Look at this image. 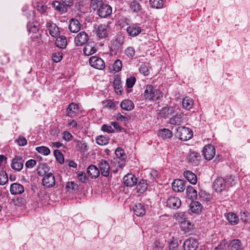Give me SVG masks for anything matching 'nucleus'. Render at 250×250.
<instances>
[{"label": "nucleus", "instance_id": "obj_1", "mask_svg": "<svg viewBox=\"0 0 250 250\" xmlns=\"http://www.w3.org/2000/svg\"><path fill=\"white\" fill-rule=\"evenodd\" d=\"M143 96L147 101H155L158 100L162 94L160 90L151 84H147L145 87Z\"/></svg>", "mask_w": 250, "mask_h": 250}, {"label": "nucleus", "instance_id": "obj_12", "mask_svg": "<svg viewBox=\"0 0 250 250\" xmlns=\"http://www.w3.org/2000/svg\"><path fill=\"white\" fill-rule=\"evenodd\" d=\"M42 185L46 188H51L55 185V177L51 173L45 175L42 180Z\"/></svg>", "mask_w": 250, "mask_h": 250}, {"label": "nucleus", "instance_id": "obj_44", "mask_svg": "<svg viewBox=\"0 0 250 250\" xmlns=\"http://www.w3.org/2000/svg\"><path fill=\"white\" fill-rule=\"evenodd\" d=\"M151 7L157 9L161 8L164 5L163 0H149Z\"/></svg>", "mask_w": 250, "mask_h": 250}, {"label": "nucleus", "instance_id": "obj_42", "mask_svg": "<svg viewBox=\"0 0 250 250\" xmlns=\"http://www.w3.org/2000/svg\"><path fill=\"white\" fill-rule=\"evenodd\" d=\"M182 104L186 109H190L193 105V101L192 99L187 97L183 100Z\"/></svg>", "mask_w": 250, "mask_h": 250}, {"label": "nucleus", "instance_id": "obj_7", "mask_svg": "<svg viewBox=\"0 0 250 250\" xmlns=\"http://www.w3.org/2000/svg\"><path fill=\"white\" fill-rule=\"evenodd\" d=\"M112 8L109 5L103 4L97 10V14L101 18H106L112 13Z\"/></svg>", "mask_w": 250, "mask_h": 250}, {"label": "nucleus", "instance_id": "obj_30", "mask_svg": "<svg viewBox=\"0 0 250 250\" xmlns=\"http://www.w3.org/2000/svg\"><path fill=\"white\" fill-rule=\"evenodd\" d=\"M186 193L187 197L192 201L195 200L197 197V191L190 185L187 187Z\"/></svg>", "mask_w": 250, "mask_h": 250}, {"label": "nucleus", "instance_id": "obj_5", "mask_svg": "<svg viewBox=\"0 0 250 250\" xmlns=\"http://www.w3.org/2000/svg\"><path fill=\"white\" fill-rule=\"evenodd\" d=\"M89 62L91 66L97 69L102 70L105 67L104 61L97 56L91 57L89 59Z\"/></svg>", "mask_w": 250, "mask_h": 250}, {"label": "nucleus", "instance_id": "obj_4", "mask_svg": "<svg viewBox=\"0 0 250 250\" xmlns=\"http://www.w3.org/2000/svg\"><path fill=\"white\" fill-rule=\"evenodd\" d=\"M23 162L22 156H15L11 163V167L16 171H20L23 167Z\"/></svg>", "mask_w": 250, "mask_h": 250}, {"label": "nucleus", "instance_id": "obj_63", "mask_svg": "<svg viewBox=\"0 0 250 250\" xmlns=\"http://www.w3.org/2000/svg\"><path fill=\"white\" fill-rule=\"evenodd\" d=\"M16 141L20 146H24L27 144V140L23 136H20Z\"/></svg>", "mask_w": 250, "mask_h": 250}, {"label": "nucleus", "instance_id": "obj_10", "mask_svg": "<svg viewBox=\"0 0 250 250\" xmlns=\"http://www.w3.org/2000/svg\"><path fill=\"white\" fill-rule=\"evenodd\" d=\"M89 38L88 35L84 31H81L77 34L74 39L77 46H82L87 42Z\"/></svg>", "mask_w": 250, "mask_h": 250}, {"label": "nucleus", "instance_id": "obj_58", "mask_svg": "<svg viewBox=\"0 0 250 250\" xmlns=\"http://www.w3.org/2000/svg\"><path fill=\"white\" fill-rule=\"evenodd\" d=\"M62 58V54L59 52L55 53L52 55V60L55 62H59Z\"/></svg>", "mask_w": 250, "mask_h": 250}, {"label": "nucleus", "instance_id": "obj_53", "mask_svg": "<svg viewBox=\"0 0 250 250\" xmlns=\"http://www.w3.org/2000/svg\"><path fill=\"white\" fill-rule=\"evenodd\" d=\"M136 82V78L134 76H131L126 80V85L128 88H132Z\"/></svg>", "mask_w": 250, "mask_h": 250}, {"label": "nucleus", "instance_id": "obj_60", "mask_svg": "<svg viewBox=\"0 0 250 250\" xmlns=\"http://www.w3.org/2000/svg\"><path fill=\"white\" fill-rule=\"evenodd\" d=\"M140 72L145 76H147L149 74V70L145 64L141 65L139 68Z\"/></svg>", "mask_w": 250, "mask_h": 250}, {"label": "nucleus", "instance_id": "obj_48", "mask_svg": "<svg viewBox=\"0 0 250 250\" xmlns=\"http://www.w3.org/2000/svg\"><path fill=\"white\" fill-rule=\"evenodd\" d=\"M103 2L102 0H91L90 6L94 10H97L103 5Z\"/></svg>", "mask_w": 250, "mask_h": 250}, {"label": "nucleus", "instance_id": "obj_54", "mask_svg": "<svg viewBox=\"0 0 250 250\" xmlns=\"http://www.w3.org/2000/svg\"><path fill=\"white\" fill-rule=\"evenodd\" d=\"M240 217L243 222H247L250 220V214L248 212H241Z\"/></svg>", "mask_w": 250, "mask_h": 250}, {"label": "nucleus", "instance_id": "obj_31", "mask_svg": "<svg viewBox=\"0 0 250 250\" xmlns=\"http://www.w3.org/2000/svg\"><path fill=\"white\" fill-rule=\"evenodd\" d=\"M225 216L231 225H235L238 223L239 218L236 214L230 212L225 214Z\"/></svg>", "mask_w": 250, "mask_h": 250}, {"label": "nucleus", "instance_id": "obj_27", "mask_svg": "<svg viewBox=\"0 0 250 250\" xmlns=\"http://www.w3.org/2000/svg\"><path fill=\"white\" fill-rule=\"evenodd\" d=\"M126 31L129 36L134 37L141 33V29L135 24H132L127 27Z\"/></svg>", "mask_w": 250, "mask_h": 250}, {"label": "nucleus", "instance_id": "obj_17", "mask_svg": "<svg viewBox=\"0 0 250 250\" xmlns=\"http://www.w3.org/2000/svg\"><path fill=\"white\" fill-rule=\"evenodd\" d=\"M186 182L181 179H176L172 184V188L173 190L177 192L183 191L185 188Z\"/></svg>", "mask_w": 250, "mask_h": 250}, {"label": "nucleus", "instance_id": "obj_16", "mask_svg": "<svg viewBox=\"0 0 250 250\" xmlns=\"http://www.w3.org/2000/svg\"><path fill=\"white\" fill-rule=\"evenodd\" d=\"M99 167L103 176L107 177L109 175L110 166L106 160L102 159L99 164Z\"/></svg>", "mask_w": 250, "mask_h": 250}, {"label": "nucleus", "instance_id": "obj_32", "mask_svg": "<svg viewBox=\"0 0 250 250\" xmlns=\"http://www.w3.org/2000/svg\"><path fill=\"white\" fill-rule=\"evenodd\" d=\"M136 185L137 186L136 189L138 193H143L147 189V184L146 180H140Z\"/></svg>", "mask_w": 250, "mask_h": 250}, {"label": "nucleus", "instance_id": "obj_33", "mask_svg": "<svg viewBox=\"0 0 250 250\" xmlns=\"http://www.w3.org/2000/svg\"><path fill=\"white\" fill-rule=\"evenodd\" d=\"M241 242L239 239L232 240L229 244V250H242Z\"/></svg>", "mask_w": 250, "mask_h": 250}, {"label": "nucleus", "instance_id": "obj_49", "mask_svg": "<svg viewBox=\"0 0 250 250\" xmlns=\"http://www.w3.org/2000/svg\"><path fill=\"white\" fill-rule=\"evenodd\" d=\"M7 174L5 171H0V185H4L8 181Z\"/></svg>", "mask_w": 250, "mask_h": 250}, {"label": "nucleus", "instance_id": "obj_45", "mask_svg": "<svg viewBox=\"0 0 250 250\" xmlns=\"http://www.w3.org/2000/svg\"><path fill=\"white\" fill-rule=\"evenodd\" d=\"M130 8L133 12H138L141 9V5L137 0H133L130 4Z\"/></svg>", "mask_w": 250, "mask_h": 250}, {"label": "nucleus", "instance_id": "obj_64", "mask_svg": "<svg viewBox=\"0 0 250 250\" xmlns=\"http://www.w3.org/2000/svg\"><path fill=\"white\" fill-rule=\"evenodd\" d=\"M178 247V244L176 240L171 241L169 244L170 250H177Z\"/></svg>", "mask_w": 250, "mask_h": 250}, {"label": "nucleus", "instance_id": "obj_14", "mask_svg": "<svg viewBox=\"0 0 250 250\" xmlns=\"http://www.w3.org/2000/svg\"><path fill=\"white\" fill-rule=\"evenodd\" d=\"M184 121V114L183 112H176L169 120V123L174 125H180Z\"/></svg>", "mask_w": 250, "mask_h": 250}, {"label": "nucleus", "instance_id": "obj_37", "mask_svg": "<svg viewBox=\"0 0 250 250\" xmlns=\"http://www.w3.org/2000/svg\"><path fill=\"white\" fill-rule=\"evenodd\" d=\"M55 44L56 46L60 48H65L67 44L66 37L63 36H61L58 37L56 40Z\"/></svg>", "mask_w": 250, "mask_h": 250}, {"label": "nucleus", "instance_id": "obj_29", "mask_svg": "<svg viewBox=\"0 0 250 250\" xmlns=\"http://www.w3.org/2000/svg\"><path fill=\"white\" fill-rule=\"evenodd\" d=\"M190 208L192 212L199 214L202 212L203 206L198 201H192L190 205Z\"/></svg>", "mask_w": 250, "mask_h": 250}, {"label": "nucleus", "instance_id": "obj_13", "mask_svg": "<svg viewBox=\"0 0 250 250\" xmlns=\"http://www.w3.org/2000/svg\"><path fill=\"white\" fill-rule=\"evenodd\" d=\"M166 203L167 206L168 208L174 209L178 208L181 205V202L180 199L174 196L169 197L167 199Z\"/></svg>", "mask_w": 250, "mask_h": 250}, {"label": "nucleus", "instance_id": "obj_8", "mask_svg": "<svg viewBox=\"0 0 250 250\" xmlns=\"http://www.w3.org/2000/svg\"><path fill=\"white\" fill-rule=\"evenodd\" d=\"M203 154L205 159L208 160L212 159L215 154L214 147L209 144L206 145L203 148Z\"/></svg>", "mask_w": 250, "mask_h": 250}, {"label": "nucleus", "instance_id": "obj_18", "mask_svg": "<svg viewBox=\"0 0 250 250\" xmlns=\"http://www.w3.org/2000/svg\"><path fill=\"white\" fill-rule=\"evenodd\" d=\"M78 111V105L74 103H71L69 104L66 109V116L73 118L76 115Z\"/></svg>", "mask_w": 250, "mask_h": 250}, {"label": "nucleus", "instance_id": "obj_26", "mask_svg": "<svg viewBox=\"0 0 250 250\" xmlns=\"http://www.w3.org/2000/svg\"><path fill=\"white\" fill-rule=\"evenodd\" d=\"M87 173L91 178H96L100 175V170L94 165H90L87 168Z\"/></svg>", "mask_w": 250, "mask_h": 250}, {"label": "nucleus", "instance_id": "obj_39", "mask_svg": "<svg viewBox=\"0 0 250 250\" xmlns=\"http://www.w3.org/2000/svg\"><path fill=\"white\" fill-rule=\"evenodd\" d=\"M37 173L40 176L45 175L49 170L48 166L45 164H40L37 167Z\"/></svg>", "mask_w": 250, "mask_h": 250}, {"label": "nucleus", "instance_id": "obj_21", "mask_svg": "<svg viewBox=\"0 0 250 250\" xmlns=\"http://www.w3.org/2000/svg\"><path fill=\"white\" fill-rule=\"evenodd\" d=\"M175 113L174 108L172 106H165L159 110V115L164 118H168L170 115Z\"/></svg>", "mask_w": 250, "mask_h": 250}, {"label": "nucleus", "instance_id": "obj_35", "mask_svg": "<svg viewBox=\"0 0 250 250\" xmlns=\"http://www.w3.org/2000/svg\"><path fill=\"white\" fill-rule=\"evenodd\" d=\"M200 158L201 156L200 154L195 151L190 152L188 157L189 161L195 165L198 164Z\"/></svg>", "mask_w": 250, "mask_h": 250}, {"label": "nucleus", "instance_id": "obj_2", "mask_svg": "<svg viewBox=\"0 0 250 250\" xmlns=\"http://www.w3.org/2000/svg\"><path fill=\"white\" fill-rule=\"evenodd\" d=\"M175 135L182 141H186L190 138L193 136L192 130L188 127L185 126H178L176 129Z\"/></svg>", "mask_w": 250, "mask_h": 250}, {"label": "nucleus", "instance_id": "obj_11", "mask_svg": "<svg viewBox=\"0 0 250 250\" xmlns=\"http://www.w3.org/2000/svg\"><path fill=\"white\" fill-rule=\"evenodd\" d=\"M123 181L125 186L132 187L137 184V178L131 173L127 174L123 178Z\"/></svg>", "mask_w": 250, "mask_h": 250}, {"label": "nucleus", "instance_id": "obj_46", "mask_svg": "<svg viewBox=\"0 0 250 250\" xmlns=\"http://www.w3.org/2000/svg\"><path fill=\"white\" fill-rule=\"evenodd\" d=\"M236 181L237 180L235 177L232 176V175L227 176L226 179H225L226 185L227 184L229 187L234 186L236 183Z\"/></svg>", "mask_w": 250, "mask_h": 250}, {"label": "nucleus", "instance_id": "obj_34", "mask_svg": "<svg viewBox=\"0 0 250 250\" xmlns=\"http://www.w3.org/2000/svg\"><path fill=\"white\" fill-rule=\"evenodd\" d=\"M77 150L81 152H84L87 151L88 146L86 143L83 140H75Z\"/></svg>", "mask_w": 250, "mask_h": 250}, {"label": "nucleus", "instance_id": "obj_24", "mask_svg": "<svg viewBox=\"0 0 250 250\" xmlns=\"http://www.w3.org/2000/svg\"><path fill=\"white\" fill-rule=\"evenodd\" d=\"M10 191L12 194H20L24 192V188L22 185L15 183L11 185Z\"/></svg>", "mask_w": 250, "mask_h": 250}, {"label": "nucleus", "instance_id": "obj_57", "mask_svg": "<svg viewBox=\"0 0 250 250\" xmlns=\"http://www.w3.org/2000/svg\"><path fill=\"white\" fill-rule=\"evenodd\" d=\"M37 161L34 159H30L26 161L25 166L27 168H32L36 166Z\"/></svg>", "mask_w": 250, "mask_h": 250}, {"label": "nucleus", "instance_id": "obj_43", "mask_svg": "<svg viewBox=\"0 0 250 250\" xmlns=\"http://www.w3.org/2000/svg\"><path fill=\"white\" fill-rule=\"evenodd\" d=\"M96 143L101 146H104L108 144L109 138L106 136L100 135L96 139Z\"/></svg>", "mask_w": 250, "mask_h": 250}, {"label": "nucleus", "instance_id": "obj_23", "mask_svg": "<svg viewBox=\"0 0 250 250\" xmlns=\"http://www.w3.org/2000/svg\"><path fill=\"white\" fill-rule=\"evenodd\" d=\"M134 213L138 216H143L146 214V207L140 203H137L133 208Z\"/></svg>", "mask_w": 250, "mask_h": 250}, {"label": "nucleus", "instance_id": "obj_19", "mask_svg": "<svg viewBox=\"0 0 250 250\" xmlns=\"http://www.w3.org/2000/svg\"><path fill=\"white\" fill-rule=\"evenodd\" d=\"M46 27L48 30L49 33L52 37H57L59 35V28L55 23L47 22Z\"/></svg>", "mask_w": 250, "mask_h": 250}, {"label": "nucleus", "instance_id": "obj_9", "mask_svg": "<svg viewBox=\"0 0 250 250\" xmlns=\"http://www.w3.org/2000/svg\"><path fill=\"white\" fill-rule=\"evenodd\" d=\"M115 153L116 156V161L118 162V167H122L125 165V160L126 158L125 151L118 147L116 149Z\"/></svg>", "mask_w": 250, "mask_h": 250}, {"label": "nucleus", "instance_id": "obj_6", "mask_svg": "<svg viewBox=\"0 0 250 250\" xmlns=\"http://www.w3.org/2000/svg\"><path fill=\"white\" fill-rule=\"evenodd\" d=\"M199 243L198 240L194 238H189L184 241L183 247L184 250H196Z\"/></svg>", "mask_w": 250, "mask_h": 250}, {"label": "nucleus", "instance_id": "obj_47", "mask_svg": "<svg viewBox=\"0 0 250 250\" xmlns=\"http://www.w3.org/2000/svg\"><path fill=\"white\" fill-rule=\"evenodd\" d=\"M36 150L40 153L44 155H48L50 153V150L48 147L44 146H38Z\"/></svg>", "mask_w": 250, "mask_h": 250}, {"label": "nucleus", "instance_id": "obj_40", "mask_svg": "<svg viewBox=\"0 0 250 250\" xmlns=\"http://www.w3.org/2000/svg\"><path fill=\"white\" fill-rule=\"evenodd\" d=\"M159 135L163 139L171 138L173 136L172 132L167 128H164L159 131Z\"/></svg>", "mask_w": 250, "mask_h": 250}, {"label": "nucleus", "instance_id": "obj_62", "mask_svg": "<svg viewBox=\"0 0 250 250\" xmlns=\"http://www.w3.org/2000/svg\"><path fill=\"white\" fill-rule=\"evenodd\" d=\"M77 177L79 180L82 183H85L86 180L87 179V176L84 172H79L77 175Z\"/></svg>", "mask_w": 250, "mask_h": 250}, {"label": "nucleus", "instance_id": "obj_55", "mask_svg": "<svg viewBox=\"0 0 250 250\" xmlns=\"http://www.w3.org/2000/svg\"><path fill=\"white\" fill-rule=\"evenodd\" d=\"M122 67V62L120 60H116L113 64V68L114 71L119 72L121 70Z\"/></svg>", "mask_w": 250, "mask_h": 250}, {"label": "nucleus", "instance_id": "obj_15", "mask_svg": "<svg viewBox=\"0 0 250 250\" xmlns=\"http://www.w3.org/2000/svg\"><path fill=\"white\" fill-rule=\"evenodd\" d=\"M213 188L218 192H221L225 190L226 188L225 179L221 177L216 178L213 182Z\"/></svg>", "mask_w": 250, "mask_h": 250}, {"label": "nucleus", "instance_id": "obj_28", "mask_svg": "<svg viewBox=\"0 0 250 250\" xmlns=\"http://www.w3.org/2000/svg\"><path fill=\"white\" fill-rule=\"evenodd\" d=\"M124 43V37L121 35H118L116 38L112 41V48L115 50H118Z\"/></svg>", "mask_w": 250, "mask_h": 250}, {"label": "nucleus", "instance_id": "obj_25", "mask_svg": "<svg viewBox=\"0 0 250 250\" xmlns=\"http://www.w3.org/2000/svg\"><path fill=\"white\" fill-rule=\"evenodd\" d=\"M183 175L190 184L195 185L197 183V176L191 171L186 170L184 171Z\"/></svg>", "mask_w": 250, "mask_h": 250}, {"label": "nucleus", "instance_id": "obj_50", "mask_svg": "<svg viewBox=\"0 0 250 250\" xmlns=\"http://www.w3.org/2000/svg\"><path fill=\"white\" fill-rule=\"evenodd\" d=\"M54 154L57 160V161L60 163L62 164L64 162V158L63 156L61 153V152L58 150L55 149L54 150Z\"/></svg>", "mask_w": 250, "mask_h": 250}, {"label": "nucleus", "instance_id": "obj_61", "mask_svg": "<svg viewBox=\"0 0 250 250\" xmlns=\"http://www.w3.org/2000/svg\"><path fill=\"white\" fill-rule=\"evenodd\" d=\"M101 129L102 130L107 132V133H113L114 132V130L112 128L111 126L107 125L105 124H104L102 126Z\"/></svg>", "mask_w": 250, "mask_h": 250}, {"label": "nucleus", "instance_id": "obj_41", "mask_svg": "<svg viewBox=\"0 0 250 250\" xmlns=\"http://www.w3.org/2000/svg\"><path fill=\"white\" fill-rule=\"evenodd\" d=\"M113 86L115 92L117 94H121L123 92V87L121 84V81L119 78H116L113 82Z\"/></svg>", "mask_w": 250, "mask_h": 250}, {"label": "nucleus", "instance_id": "obj_51", "mask_svg": "<svg viewBox=\"0 0 250 250\" xmlns=\"http://www.w3.org/2000/svg\"><path fill=\"white\" fill-rule=\"evenodd\" d=\"M135 49L133 47H128L125 50V54L129 58H132L135 55Z\"/></svg>", "mask_w": 250, "mask_h": 250}, {"label": "nucleus", "instance_id": "obj_20", "mask_svg": "<svg viewBox=\"0 0 250 250\" xmlns=\"http://www.w3.org/2000/svg\"><path fill=\"white\" fill-rule=\"evenodd\" d=\"M85 55L90 56L97 51L96 44L94 42H89L86 44L83 49Z\"/></svg>", "mask_w": 250, "mask_h": 250}, {"label": "nucleus", "instance_id": "obj_36", "mask_svg": "<svg viewBox=\"0 0 250 250\" xmlns=\"http://www.w3.org/2000/svg\"><path fill=\"white\" fill-rule=\"evenodd\" d=\"M52 6L56 10L62 13H65L67 11V8L66 7L63 3H61L59 1L53 2Z\"/></svg>", "mask_w": 250, "mask_h": 250}, {"label": "nucleus", "instance_id": "obj_56", "mask_svg": "<svg viewBox=\"0 0 250 250\" xmlns=\"http://www.w3.org/2000/svg\"><path fill=\"white\" fill-rule=\"evenodd\" d=\"M66 188L68 189V190L72 189L75 191L78 189V186L74 182H69L67 183Z\"/></svg>", "mask_w": 250, "mask_h": 250}, {"label": "nucleus", "instance_id": "obj_22", "mask_svg": "<svg viewBox=\"0 0 250 250\" xmlns=\"http://www.w3.org/2000/svg\"><path fill=\"white\" fill-rule=\"evenodd\" d=\"M81 29V24L79 21L76 19L72 18L69 21V29L73 33H77Z\"/></svg>", "mask_w": 250, "mask_h": 250}, {"label": "nucleus", "instance_id": "obj_59", "mask_svg": "<svg viewBox=\"0 0 250 250\" xmlns=\"http://www.w3.org/2000/svg\"><path fill=\"white\" fill-rule=\"evenodd\" d=\"M36 8L37 11L42 14L46 11L47 9V6L42 3H38L36 5Z\"/></svg>", "mask_w": 250, "mask_h": 250}, {"label": "nucleus", "instance_id": "obj_52", "mask_svg": "<svg viewBox=\"0 0 250 250\" xmlns=\"http://www.w3.org/2000/svg\"><path fill=\"white\" fill-rule=\"evenodd\" d=\"M181 226L183 230L186 231H189L192 229V225L188 221H185L182 222Z\"/></svg>", "mask_w": 250, "mask_h": 250}, {"label": "nucleus", "instance_id": "obj_3", "mask_svg": "<svg viewBox=\"0 0 250 250\" xmlns=\"http://www.w3.org/2000/svg\"><path fill=\"white\" fill-rule=\"evenodd\" d=\"M93 31L99 38H105L108 36L107 25L102 24H95Z\"/></svg>", "mask_w": 250, "mask_h": 250}, {"label": "nucleus", "instance_id": "obj_38", "mask_svg": "<svg viewBox=\"0 0 250 250\" xmlns=\"http://www.w3.org/2000/svg\"><path fill=\"white\" fill-rule=\"evenodd\" d=\"M120 106L122 109L126 111L131 110L134 107L133 102L129 100H123L121 102Z\"/></svg>", "mask_w": 250, "mask_h": 250}]
</instances>
